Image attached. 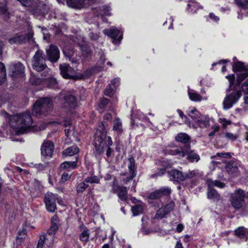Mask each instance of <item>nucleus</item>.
<instances>
[{"label":"nucleus","mask_w":248,"mask_h":248,"mask_svg":"<svg viewBox=\"0 0 248 248\" xmlns=\"http://www.w3.org/2000/svg\"><path fill=\"white\" fill-rule=\"evenodd\" d=\"M32 124V120L30 112H26L12 116L9 118V124L15 129L18 134H23Z\"/></svg>","instance_id":"f257e3e1"},{"label":"nucleus","mask_w":248,"mask_h":248,"mask_svg":"<svg viewBox=\"0 0 248 248\" xmlns=\"http://www.w3.org/2000/svg\"><path fill=\"white\" fill-rule=\"evenodd\" d=\"M103 124L100 126V129L97 130L95 135L94 146L98 154H101L104 151L105 147H110L112 145V141L110 137L106 136Z\"/></svg>","instance_id":"f03ea898"},{"label":"nucleus","mask_w":248,"mask_h":248,"mask_svg":"<svg viewBox=\"0 0 248 248\" xmlns=\"http://www.w3.org/2000/svg\"><path fill=\"white\" fill-rule=\"evenodd\" d=\"M53 103L48 97H43L37 100L33 106L32 113L37 117L47 115L52 109Z\"/></svg>","instance_id":"7ed1b4c3"},{"label":"nucleus","mask_w":248,"mask_h":248,"mask_svg":"<svg viewBox=\"0 0 248 248\" xmlns=\"http://www.w3.org/2000/svg\"><path fill=\"white\" fill-rule=\"evenodd\" d=\"M45 61L43 51L40 49L37 50L31 60V65L34 70L38 72L45 70L42 75V77H44L46 76V74L49 75V72H50V69L47 67Z\"/></svg>","instance_id":"20e7f679"},{"label":"nucleus","mask_w":248,"mask_h":248,"mask_svg":"<svg viewBox=\"0 0 248 248\" xmlns=\"http://www.w3.org/2000/svg\"><path fill=\"white\" fill-rule=\"evenodd\" d=\"M246 197V196L243 190L239 189L235 190L231 196V202L232 206L236 209L242 208Z\"/></svg>","instance_id":"39448f33"},{"label":"nucleus","mask_w":248,"mask_h":248,"mask_svg":"<svg viewBox=\"0 0 248 248\" xmlns=\"http://www.w3.org/2000/svg\"><path fill=\"white\" fill-rule=\"evenodd\" d=\"M241 96V93L239 90H234L229 93L223 102V108L226 110L232 108L238 101Z\"/></svg>","instance_id":"423d86ee"},{"label":"nucleus","mask_w":248,"mask_h":248,"mask_svg":"<svg viewBox=\"0 0 248 248\" xmlns=\"http://www.w3.org/2000/svg\"><path fill=\"white\" fill-rule=\"evenodd\" d=\"M61 74L64 78L77 79L78 76L76 71L68 64L63 63L60 65Z\"/></svg>","instance_id":"0eeeda50"},{"label":"nucleus","mask_w":248,"mask_h":248,"mask_svg":"<svg viewBox=\"0 0 248 248\" xmlns=\"http://www.w3.org/2000/svg\"><path fill=\"white\" fill-rule=\"evenodd\" d=\"M29 12L34 16H44L48 12V8L46 1H40L34 7H30Z\"/></svg>","instance_id":"6e6552de"},{"label":"nucleus","mask_w":248,"mask_h":248,"mask_svg":"<svg viewBox=\"0 0 248 248\" xmlns=\"http://www.w3.org/2000/svg\"><path fill=\"white\" fill-rule=\"evenodd\" d=\"M57 195L51 192H47L44 197V202L46 210L50 212H54L56 209V201Z\"/></svg>","instance_id":"1a4fd4ad"},{"label":"nucleus","mask_w":248,"mask_h":248,"mask_svg":"<svg viewBox=\"0 0 248 248\" xmlns=\"http://www.w3.org/2000/svg\"><path fill=\"white\" fill-rule=\"evenodd\" d=\"M46 53L48 60L52 62H57L60 58V50L55 45H51L49 48L46 49Z\"/></svg>","instance_id":"9d476101"},{"label":"nucleus","mask_w":248,"mask_h":248,"mask_svg":"<svg viewBox=\"0 0 248 248\" xmlns=\"http://www.w3.org/2000/svg\"><path fill=\"white\" fill-rule=\"evenodd\" d=\"M54 235L55 234L49 233L47 232L46 234L41 236L36 248H43L44 245H46L47 247L50 246L54 242Z\"/></svg>","instance_id":"9b49d317"},{"label":"nucleus","mask_w":248,"mask_h":248,"mask_svg":"<svg viewBox=\"0 0 248 248\" xmlns=\"http://www.w3.org/2000/svg\"><path fill=\"white\" fill-rule=\"evenodd\" d=\"M237 82L238 85L241 84L242 91L245 94H248V71L242 72L238 74Z\"/></svg>","instance_id":"f8f14e48"},{"label":"nucleus","mask_w":248,"mask_h":248,"mask_svg":"<svg viewBox=\"0 0 248 248\" xmlns=\"http://www.w3.org/2000/svg\"><path fill=\"white\" fill-rule=\"evenodd\" d=\"M99 181V178L96 176L87 177L85 179L82 183H80L77 185V192L78 193H82L88 186V184L98 183Z\"/></svg>","instance_id":"ddd939ff"},{"label":"nucleus","mask_w":248,"mask_h":248,"mask_svg":"<svg viewBox=\"0 0 248 248\" xmlns=\"http://www.w3.org/2000/svg\"><path fill=\"white\" fill-rule=\"evenodd\" d=\"M171 189L169 187H162L151 193L148 196L151 200L158 199L163 196H168L171 193Z\"/></svg>","instance_id":"4468645a"},{"label":"nucleus","mask_w":248,"mask_h":248,"mask_svg":"<svg viewBox=\"0 0 248 248\" xmlns=\"http://www.w3.org/2000/svg\"><path fill=\"white\" fill-rule=\"evenodd\" d=\"M76 38L78 40L77 43L80 46L81 51L83 56L85 58H88L90 56L92 53V51L90 47L87 45L81 44V43H83L85 41V37L79 35L78 37L77 36Z\"/></svg>","instance_id":"2eb2a0df"},{"label":"nucleus","mask_w":248,"mask_h":248,"mask_svg":"<svg viewBox=\"0 0 248 248\" xmlns=\"http://www.w3.org/2000/svg\"><path fill=\"white\" fill-rule=\"evenodd\" d=\"M54 148V144L51 141H45L42 144L41 148L42 155L46 157H51L53 153Z\"/></svg>","instance_id":"dca6fc26"},{"label":"nucleus","mask_w":248,"mask_h":248,"mask_svg":"<svg viewBox=\"0 0 248 248\" xmlns=\"http://www.w3.org/2000/svg\"><path fill=\"white\" fill-rule=\"evenodd\" d=\"M94 0H66L68 5L71 7L81 9L89 5Z\"/></svg>","instance_id":"f3484780"},{"label":"nucleus","mask_w":248,"mask_h":248,"mask_svg":"<svg viewBox=\"0 0 248 248\" xmlns=\"http://www.w3.org/2000/svg\"><path fill=\"white\" fill-rule=\"evenodd\" d=\"M63 107L69 110L75 108L78 106V101L76 97L73 95H67L64 98Z\"/></svg>","instance_id":"a211bd4d"},{"label":"nucleus","mask_w":248,"mask_h":248,"mask_svg":"<svg viewBox=\"0 0 248 248\" xmlns=\"http://www.w3.org/2000/svg\"><path fill=\"white\" fill-rule=\"evenodd\" d=\"M168 174L170 179L172 181L178 182L184 181L183 173L177 169L171 170Z\"/></svg>","instance_id":"6ab92c4d"},{"label":"nucleus","mask_w":248,"mask_h":248,"mask_svg":"<svg viewBox=\"0 0 248 248\" xmlns=\"http://www.w3.org/2000/svg\"><path fill=\"white\" fill-rule=\"evenodd\" d=\"M24 66L20 62L12 64L10 66V71L12 73L11 76L15 77L19 75L23 74L24 71Z\"/></svg>","instance_id":"aec40b11"},{"label":"nucleus","mask_w":248,"mask_h":248,"mask_svg":"<svg viewBox=\"0 0 248 248\" xmlns=\"http://www.w3.org/2000/svg\"><path fill=\"white\" fill-rule=\"evenodd\" d=\"M190 145H188L185 148L186 155H187V159L191 162L194 161L197 162L200 159L199 155L196 154L194 150H190Z\"/></svg>","instance_id":"412c9836"},{"label":"nucleus","mask_w":248,"mask_h":248,"mask_svg":"<svg viewBox=\"0 0 248 248\" xmlns=\"http://www.w3.org/2000/svg\"><path fill=\"white\" fill-rule=\"evenodd\" d=\"M225 168L229 173L234 176H236L239 173L238 165L235 161H231L228 162Z\"/></svg>","instance_id":"4be33fe9"},{"label":"nucleus","mask_w":248,"mask_h":248,"mask_svg":"<svg viewBox=\"0 0 248 248\" xmlns=\"http://www.w3.org/2000/svg\"><path fill=\"white\" fill-rule=\"evenodd\" d=\"M113 190L114 192L117 193L118 197L122 201L126 200L127 196V188L126 187L118 186L116 187H113Z\"/></svg>","instance_id":"5701e85b"},{"label":"nucleus","mask_w":248,"mask_h":248,"mask_svg":"<svg viewBox=\"0 0 248 248\" xmlns=\"http://www.w3.org/2000/svg\"><path fill=\"white\" fill-rule=\"evenodd\" d=\"M42 79L43 80L44 83L49 88H55L57 87V82L56 80L51 77L50 74L49 73V75L46 74V76L45 77H42Z\"/></svg>","instance_id":"b1692460"},{"label":"nucleus","mask_w":248,"mask_h":248,"mask_svg":"<svg viewBox=\"0 0 248 248\" xmlns=\"http://www.w3.org/2000/svg\"><path fill=\"white\" fill-rule=\"evenodd\" d=\"M112 130L118 135L121 134L123 131L122 123L120 118L117 117L113 122Z\"/></svg>","instance_id":"393cba45"},{"label":"nucleus","mask_w":248,"mask_h":248,"mask_svg":"<svg viewBox=\"0 0 248 248\" xmlns=\"http://www.w3.org/2000/svg\"><path fill=\"white\" fill-rule=\"evenodd\" d=\"M26 41V36L24 34H17L9 39L10 44H20Z\"/></svg>","instance_id":"a878e982"},{"label":"nucleus","mask_w":248,"mask_h":248,"mask_svg":"<svg viewBox=\"0 0 248 248\" xmlns=\"http://www.w3.org/2000/svg\"><path fill=\"white\" fill-rule=\"evenodd\" d=\"M207 198L214 201H218L220 200V196L217 191L212 187H208Z\"/></svg>","instance_id":"bb28decb"},{"label":"nucleus","mask_w":248,"mask_h":248,"mask_svg":"<svg viewBox=\"0 0 248 248\" xmlns=\"http://www.w3.org/2000/svg\"><path fill=\"white\" fill-rule=\"evenodd\" d=\"M59 228V219L57 216H54L51 218V225L47 232L49 233L55 234Z\"/></svg>","instance_id":"cd10ccee"},{"label":"nucleus","mask_w":248,"mask_h":248,"mask_svg":"<svg viewBox=\"0 0 248 248\" xmlns=\"http://www.w3.org/2000/svg\"><path fill=\"white\" fill-rule=\"evenodd\" d=\"M196 124L201 128L207 127L209 126V118L206 116L202 114Z\"/></svg>","instance_id":"c85d7f7f"},{"label":"nucleus","mask_w":248,"mask_h":248,"mask_svg":"<svg viewBox=\"0 0 248 248\" xmlns=\"http://www.w3.org/2000/svg\"><path fill=\"white\" fill-rule=\"evenodd\" d=\"M103 33L110 37L115 39L119 35L120 31L115 27H112L109 30H103Z\"/></svg>","instance_id":"c756f323"},{"label":"nucleus","mask_w":248,"mask_h":248,"mask_svg":"<svg viewBox=\"0 0 248 248\" xmlns=\"http://www.w3.org/2000/svg\"><path fill=\"white\" fill-rule=\"evenodd\" d=\"M176 141L182 142L185 144V147L186 148L188 145H190L189 141L190 140V137L186 133H180L175 138Z\"/></svg>","instance_id":"7c9ffc66"},{"label":"nucleus","mask_w":248,"mask_h":248,"mask_svg":"<svg viewBox=\"0 0 248 248\" xmlns=\"http://www.w3.org/2000/svg\"><path fill=\"white\" fill-rule=\"evenodd\" d=\"M168 154L172 155H178L179 157L186 156L185 148H177L168 151Z\"/></svg>","instance_id":"2f4dec72"},{"label":"nucleus","mask_w":248,"mask_h":248,"mask_svg":"<svg viewBox=\"0 0 248 248\" xmlns=\"http://www.w3.org/2000/svg\"><path fill=\"white\" fill-rule=\"evenodd\" d=\"M187 115L196 123L202 114L196 108H192L187 112Z\"/></svg>","instance_id":"473e14b6"},{"label":"nucleus","mask_w":248,"mask_h":248,"mask_svg":"<svg viewBox=\"0 0 248 248\" xmlns=\"http://www.w3.org/2000/svg\"><path fill=\"white\" fill-rule=\"evenodd\" d=\"M78 157V156H76L75 160L73 161H65L62 163L61 165V168L62 169H73L75 168L77 165Z\"/></svg>","instance_id":"72a5a7b5"},{"label":"nucleus","mask_w":248,"mask_h":248,"mask_svg":"<svg viewBox=\"0 0 248 248\" xmlns=\"http://www.w3.org/2000/svg\"><path fill=\"white\" fill-rule=\"evenodd\" d=\"M79 152V148L76 146H72L63 151V154L67 156L77 155Z\"/></svg>","instance_id":"f704fd0d"},{"label":"nucleus","mask_w":248,"mask_h":248,"mask_svg":"<svg viewBox=\"0 0 248 248\" xmlns=\"http://www.w3.org/2000/svg\"><path fill=\"white\" fill-rule=\"evenodd\" d=\"M247 233L248 230L244 227H239L234 231L235 235L241 239L245 238Z\"/></svg>","instance_id":"c9c22d12"},{"label":"nucleus","mask_w":248,"mask_h":248,"mask_svg":"<svg viewBox=\"0 0 248 248\" xmlns=\"http://www.w3.org/2000/svg\"><path fill=\"white\" fill-rule=\"evenodd\" d=\"M128 168L129 174L132 175V177H135L136 175V173L135 171V160L133 157L129 158Z\"/></svg>","instance_id":"e433bc0d"},{"label":"nucleus","mask_w":248,"mask_h":248,"mask_svg":"<svg viewBox=\"0 0 248 248\" xmlns=\"http://www.w3.org/2000/svg\"><path fill=\"white\" fill-rule=\"evenodd\" d=\"M207 184L208 187H212L213 186H216L219 188H223L225 186V184L219 181H213L211 179H208L207 180Z\"/></svg>","instance_id":"4c0bfd02"},{"label":"nucleus","mask_w":248,"mask_h":248,"mask_svg":"<svg viewBox=\"0 0 248 248\" xmlns=\"http://www.w3.org/2000/svg\"><path fill=\"white\" fill-rule=\"evenodd\" d=\"M144 206L142 204L136 205L132 207V211L134 216H138L141 214L143 211Z\"/></svg>","instance_id":"58836bf2"},{"label":"nucleus","mask_w":248,"mask_h":248,"mask_svg":"<svg viewBox=\"0 0 248 248\" xmlns=\"http://www.w3.org/2000/svg\"><path fill=\"white\" fill-rule=\"evenodd\" d=\"M6 73L4 65L1 62H0V85L5 80Z\"/></svg>","instance_id":"ea45409f"},{"label":"nucleus","mask_w":248,"mask_h":248,"mask_svg":"<svg viewBox=\"0 0 248 248\" xmlns=\"http://www.w3.org/2000/svg\"><path fill=\"white\" fill-rule=\"evenodd\" d=\"M232 68L234 71H241V73L244 71H248V70H245L243 63L239 62H234L232 65Z\"/></svg>","instance_id":"a19ab883"},{"label":"nucleus","mask_w":248,"mask_h":248,"mask_svg":"<svg viewBox=\"0 0 248 248\" xmlns=\"http://www.w3.org/2000/svg\"><path fill=\"white\" fill-rule=\"evenodd\" d=\"M188 96L190 99L193 101H200L202 99L201 95L194 92H189Z\"/></svg>","instance_id":"79ce46f5"},{"label":"nucleus","mask_w":248,"mask_h":248,"mask_svg":"<svg viewBox=\"0 0 248 248\" xmlns=\"http://www.w3.org/2000/svg\"><path fill=\"white\" fill-rule=\"evenodd\" d=\"M187 4L188 9H191V12H196L199 8V4L194 0H189Z\"/></svg>","instance_id":"37998d69"},{"label":"nucleus","mask_w":248,"mask_h":248,"mask_svg":"<svg viewBox=\"0 0 248 248\" xmlns=\"http://www.w3.org/2000/svg\"><path fill=\"white\" fill-rule=\"evenodd\" d=\"M109 100L108 99L103 98L101 99L100 101L99 104V108L100 109V112L101 113L104 111V108L105 106L108 104Z\"/></svg>","instance_id":"c03bdc74"},{"label":"nucleus","mask_w":248,"mask_h":248,"mask_svg":"<svg viewBox=\"0 0 248 248\" xmlns=\"http://www.w3.org/2000/svg\"><path fill=\"white\" fill-rule=\"evenodd\" d=\"M26 235V230H22L21 231H19L18 233V235L16 237V243L20 244L22 241V240L25 237Z\"/></svg>","instance_id":"a18cd8bd"},{"label":"nucleus","mask_w":248,"mask_h":248,"mask_svg":"<svg viewBox=\"0 0 248 248\" xmlns=\"http://www.w3.org/2000/svg\"><path fill=\"white\" fill-rule=\"evenodd\" d=\"M166 214L167 211H165L164 208H163L162 206L157 211V213L155 216V218H162Z\"/></svg>","instance_id":"49530a36"},{"label":"nucleus","mask_w":248,"mask_h":248,"mask_svg":"<svg viewBox=\"0 0 248 248\" xmlns=\"http://www.w3.org/2000/svg\"><path fill=\"white\" fill-rule=\"evenodd\" d=\"M235 1L238 6L243 9L248 8V0H235Z\"/></svg>","instance_id":"de8ad7c7"},{"label":"nucleus","mask_w":248,"mask_h":248,"mask_svg":"<svg viewBox=\"0 0 248 248\" xmlns=\"http://www.w3.org/2000/svg\"><path fill=\"white\" fill-rule=\"evenodd\" d=\"M89 231H83L79 236L80 240L83 242H87L89 240Z\"/></svg>","instance_id":"09e8293b"},{"label":"nucleus","mask_w":248,"mask_h":248,"mask_svg":"<svg viewBox=\"0 0 248 248\" xmlns=\"http://www.w3.org/2000/svg\"><path fill=\"white\" fill-rule=\"evenodd\" d=\"M101 10V13H99L100 15L110 16V8L109 6H104L102 8H100Z\"/></svg>","instance_id":"8fccbe9b"},{"label":"nucleus","mask_w":248,"mask_h":248,"mask_svg":"<svg viewBox=\"0 0 248 248\" xmlns=\"http://www.w3.org/2000/svg\"><path fill=\"white\" fill-rule=\"evenodd\" d=\"M7 11L6 0H3L0 2V14H4Z\"/></svg>","instance_id":"3c124183"},{"label":"nucleus","mask_w":248,"mask_h":248,"mask_svg":"<svg viewBox=\"0 0 248 248\" xmlns=\"http://www.w3.org/2000/svg\"><path fill=\"white\" fill-rule=\"evenodd\" d=\"M113 89L110 84L107 86V88L104 91V94L106 95L111 96L113 95Z\"/></svg>","instance_id":"603ef678"},{"label":"nucleus","mask_w":248,"mask_h":248,"mask_svg":"<svg viewBox=\"0 0 248 248\" xmlns=\"http://www.w3.org/2000/svg\"><path fill=\"white\" fill-rule=\"evenodd\" d=\"M177 112L178 113L180 117L181 118V119L184 121V122L185 123H190L189 121V119H188V117L187 116L184 115L183 112L180 110V109H177ZM189 126H190V124H189Z\"/></svg>","instance_id":"864d4df0"},{"label":"nucleus","mask_w":248,"mask_h":248,"mask_svg":"<svg viewBox=\"0 0 248 248\" xmlns=\"http://www.w3.org/2000/svg\"><path fill=\"white\" fill-rule=\"evenodd\" d=\"M31 184L32 188L34 189L35 190H39L42 187V186L40 182L38 180H34V182Z\"/></svg>","instance_id":"5fc2aeb1"},{"label":"nucleus","mask_w":248,"mask_h":248,"mask_svg":"<svg viewBox=\"0 0 248 248\" xmlns=\"http://www.w3.org/2000/svg\"><path fill=\"white\" fill-rule=\"evenodd\" d=\"M195 174L196 173L194 170L189 171L187 172L183 173L184 180L188 178H191L193 177L195 175Z\"/></svg>","instance_id":"6e6d98bb"},{"label":"nucleus","mask_w":248,"mask_h":248,"mask_svg":"<svg viewBox=\"0 0 248 248\" xmlns=\"http://www.w3.org/2000/svg\"><path fill=\"white\" fill-rule=\"evenodd\" d=\"M218 122L222 124L224 128L226 127L227 125H230L231 124L230 121L227 120L225 118H219Z\"/></svg>","instance_id":"4d7b16f0"},{"label":"nucleus","mask_w":248,"mask_h":248,"mask_svg":"<svg viewBox=\"0 0 248 248\" xmlns=\"http://www.w3.org/2000/svg\"><path fill=\"white\" fill-rule=\"evenodd\" d=\"M225 137L232 140H235L238 137L236 135H234L230 132H227L225 134Z\"/></svg>","instance_id":"13d9d810"},{"label":"nucleus","mask_w":248,"mask_h":248,"mask_svg":"<svg viewBox=\"0 0 248 248\" xmlns=\"http://www.w3.org/2000/svg\"><path fill=\"white\" fill-rule=\"evenodd\" d=\"M216 156H218L223 158H227L230 157V155L229 153H217L216 155L212 156L211 158L213 159Z\"/></svg>","instance_id":"bf43d9fd"},{"label":"nucleus","mask_w":248,"mask_h":248,"mask_svg":"<svg viewBox=\"0 0 248 248\" xmlns=\"http://www.w3.org/2000/svg\"><path fill=\"white\" fill-rule=\"evenodd\" d=\"M89 36L91 40L95 41L97 40L99 37V35L97 33H94L93 32H91L89 34Z\"/></svg>","instance_id":"052dcab7"},{"label":"nucleus","mask_w":248,"mask_h":248,"mask_svg":"<svg viewBox=\"0 0 248 248\" xmlns=\"http://www.w3.org/2000/svg\"><path fill=\"white\" fill-rule=\"evenodd\" d=\"M71 174H69L68 173L64 172L63 173L61 177V181L62 182H64L66 181H67L68 179H70L71 177Z\"/></svg>","instance_id":"680f3d73"},{"label":"nucleus","mask_w":248,"mask_h":248,"mask_svg":"<svg viewBox=\"0 0 248 248\" xmlns=\"http://www.w3.org/2000/svg\"><path fill=\"white\" fill-rule=\"evenodd\" d=\"M69 60L72 64H76L79 61V57L78 58L77 56H74V55L73 54L72 56L69 57Z\"/></svg>","instance_id":"e2e57ef3"},{"label":"nucleus","mask_w":248,"mask_h":248,"mask_svg":"<svg viewBox=\"0 0 248 248\" xmlns=\"http://www.w3.org/2000/svg\"><path fill=\"white\" fill-rule=\"evenodd\" d=\"M166 171V168H163L162 169H160L159 170V171L157 173H155L153 175H152V177H155L157 176H161L165 173Z\"/></svg>","instance_id":"0e129e2a"},{"label":"nucleus","mask_w":248,"mask_h":248,"mask_svg":"<svg viewBox=\"0 0 248 248\" xmlns=\"http://www.w3.org/2000/svg\"><path fill=\"white\" fill-rule=\"evenodd\" d=\"M213 130L209 134V136L212 137L215 134V133L218 131L219 130V127L217 125H214L212 127Z\"/></svg>","instance_id":"69168bd1"},{"label":"nucleus","mask_w":248,"mask_h":248,"mask_svg":"<svg viewBox=\"0 0 248 248\" xmlns=\"http://www.w3.org/2000/svg\"><path fill=\"white\" fill-rule=\"evenodd\" d=\"M163 208H164L165 211H167V213L168 214L170 211H171L173 208V204L170 203L166 205L165 206H162Z\"/></svg>","instance_id":"338daca9"},{"label":"nucleus","mask_w":248,"mask_h":248,"mask_svg":"<svg viewBox=\"0 0 248 248\" xmlns=\"http://www.w3.org/2000/svg\"><path fill=\"white\" fill-rule=\"evenodd\" d=\"M120 82V79L119 78H116L111 81V84H112L114 87H116L118 86Z\"/></svg>","instance_id":"774afa93"}]
</instances>
